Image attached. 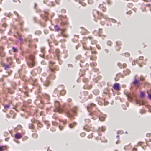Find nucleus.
Here are the masks:
<instances>
[{"mask_svg": "<svg viewBox=\"0 0 151 151\" xmlns=\"http://www.w3.org/2000/svg\"><path fill=\"white\" fill-rule=\"evenodd\" d=\"M29 58V60H27V65L29 68L33 67L36 63V62L35 60V57L34 55H30Z\"/></svg>", "mask_w": 151, "mask_h": 151, "instance_id": "nucleus-1", "label": "nucleus"}, {"mask_svg": "<svg viewBox=\"0 0 151 151\" xmlns=\"http://www.w3.org/2000/svg\"><path fill=\"white\" fill-rule=\"evenodd\" d=\"M55 108L54 110L55 112H58L59 113H61L63 111V110L60 106V104L59 102L55 101Z\"/></svg>", "mask_w": 151, "mask_h": 151, "instance_id": "nucleus-2", "label": "nucleus"}, {"mask_svg": "<svg viewBox=\"0 0 151 151\" xmlns=\"http://www.w3.org/2000/svg\"><path fill=\"white\" fill-rule=\"evenodd\" d=\"M71 112H72L74 115H76V112L75 110L73 109H72L70 111H67L66 112V114L68 117L70 118V119H73L74 118V117L72 113H71Z\"/></svg>", "mask_w": 151, "mask_h": 151, "instance_id": "nucleus-3", "label": "nucleus"}, {"mask_svg": "<svg viewBox=\"0 0 151 151\" xmlns=\"http://www.w3.org/2000/svg\"><path fill=\"white\" fill-rule=\"evenodd\" d=\"M134 96L133 93H129L128 94H127L126 96L128 100L129 101H132V97Z\"/></svg>", "mask_w": 151, "mask_h": 151, "instance_id": "nucleus-4", "label": "nucleus"}, {"mask_svg": "<svg viewBox=\"0 0 151 151\" xmlns=\"http://www.w3.org/2000/svg\"><path fill=\"white\" fill-rule=\"evenodd\" d=\"M113 88L116 91H118L119 89V83H116L114 85Z\"/></svg>", "mask_w": 151, "mask_h": 151, "instance_id": "nucleus-5", "label": "nucleus"}, {"mask_svg": "<svg viewBox=\"0 0 151 151\" xmlns=\"http://www.w3.org/2000/svg\"><path fill=\"white\" fill-rule=\"evenodd\" d=\"M133 83L136 86H139V81L137 80L135 78L134 81L133 82Z\"/></svg>", "mask_w": 151, "mask_h": 151, "instance_id": "nucleus-6", "label": "nucleus"}, {"mask_svg": "<svg viewBox=\"0 0 151 151\" xmlns=\"http://www.w3.org/2000/svg\"><path fill=\"white\" fill-rule=\"evenodd\" d=\"M50 83L49 78H47L46 80L44 83V85L45 86H47L50 84Z\"/></svg>", "mask_w": 151, "mask_h": 151, "instance_id": "nucleus-7", "label": "nucleus"}, {"mask_svg": "<svg viewBox=\"0 0 151 151\" xmlns=\"http://www.w3.org/2000/svg\"><path fill=\"white\" fill-rule=\"evenodd\" d=\"M95 106V105L94 104L92 103V104H91V105H89L87 107V109L88 111H90L91 110V107L92 106Z\"/></svg>", "mask_w": 151, "mask_h": 151, "instance_id": "nucleus-8", "label": "nucleus"}, {"mask_svg": "<svg viewBox=\"0 0 151 151\" xmlns=\"http://www.w3.org/2000/svg\"><path fill=\"white\" fill-rule=\"evenodd\" d=\"M136 104H139L140 106L141 104L143 105L144 104V102L143 101H140L136 99Z\"/></svg>", "mask_w": 151, "mask_h": 151, "instance_id": "nucleus-9", "label": "nucleus"}, {"mask_svg": "<svg viewBox=\"0 0 151 151\" xmlns=\"http://www.w3.org/2000/svg\"><path fill=\"white\" fill-rule=\"evenodd\" d=\"M29 82L32 85H34L35 84V80L31 78V79L29 80Z\"/></svg>", "mask_w": 151, "mask_h": 151, "instance_id": "nucleus-10", "label": "nucleus"}, {"mask_svg": "<svg viewBox=\"0 0 151 151\" xmlns=\"http://www.w3.org/2000/svg\"><path fill=\"white\" fill-rule=\"evenodd\" d=\"M7 90L8 92L11 94H12L14 93V91L13 89H12L10 88H7Z\"/></svg>", "mask_w": 151, "mask_h": 151, "instance_id": "nucleus-11", "label": "nucleus"}, {"mask_svg": "<svg viewBox=\"0 0 151 151\" xmlns=\"http://www.w3.org/2000/svg\"><path fill=\"white\" fill-rule=\"evenodd\" d=\"M99 111H98V112H96V111H94L93 113H90V115H92L93 114H94L95 115H99Z\"/></svg>", "mask_w": 151, "mask_h": 151, "instance_id": "nucleus-12", "label": "nucleus"}, {"mask_svg": "<svg viewBox=\"0 0 151 151\" xmlns=\"http://www.w3.org/2000/svg\"><path fill=\"white\" fill-rule=\"evenodd\" d=\"M130 72V70L129 69H127L126 71H124V72L125 75L129 74Z\"/></svg>", "mask_w": 151, "mask_h": 151, "instance_id": "nucleus-13", "label": "nucleus"}, {"mask_svg": "<svg viewBox=\"0 0 151 151\" xmlns=\"http://www.w3.org/2000/svg\"><path fill=\"white\" fill-rule=\"evenodd\" d=\"M10 65H3V67L5 69H6L10 67Z\"/></svg>", "mask_w": 151, "mask_h": 151, "instance_id": "nucleus-14", "label": "nucleus"}, {"mask_svg": "<svg viewBox=\"0 0 151 151\" xmlns=\"http://www.w3.org/2000/svg\"><path fill=\"white\" fill-rule=\"evenodd\" d=\"M99 7L100 8L102 9V10L103 11H105V9H106V8L103 7V6L102 5L100 4L99 5Z\"/></svg>", "mask_w": 151, "mask_h": 151, "instance_id": "nucleus-15", "label": "nucleus"}, {"mask_svg": "<svg viewBox=\"0 0 151 151\" xmlns=\"http://www.w3.org/2000/svg\"><path fill=\"white\" fill-rule=\"evenodd\" d=\"M6 149V147L5 146H2L0 147V151H3Z\"/></svg>", "mask_w": 151, "mask_h": 151, "instance_id": "nucleus-16", "label": "nucleus"}, {"mask_svg": "<svg viewBox=\"0 0 151 151\" xmlns=\"http://www.w3.org/2000/svg\"><path fill=\"white\" fill-rule=\"evenodd\" d=\"M55 52H56V55L57 56V59L59 60L58 57V53H59V50L58 49H56L55 50Z\"/></svg>", "mask_w": 151, "mask_h": 151, "instance_id": "nucleus-17", "label": "nucleus"}, {"mask_svg": "<svg viewBox=\"0 0 151 151\" xmlns=\"http://www.w3.org/2000/svg\"><path fill=\"white\" fill-rule=\"evenodd\" d=\"M15 137L17 139H19L21 137V135L19 134H16L15 135Z\"/></svg>", "mask_w": 151, "mask_h": 151, "instance_id": "nucleus-18", "label": "nucleus"}, {"mask_svg": "<svg viewBox=\"0 0 151 151\" xmlns=\"http://www.w3.org/2000/svg\"><path fill=\"white\" fill-rule=\"evenodd\" d=\"M140 96L141 97L144 98L145 96V93L143 91L141 92L140 93Z\"/></svg>", "mask_w": 151, "mask_h": 151, "instance_id": "nucleus-19", "label": "nucleus"}, {"mask_svg": "<svg viewBox=\"0 0 151 151\" xmlns=\"http://www.w3.org/2000/svg\"><path fill=\"white\" fill-rule=\"evenodd\" d=\"M66 93V91L65 90H61L60 92V93L62 95H64Z\"/></svg>", "mask_w": 151, "mask_h": 151, "instance_id": "nucleus-20", "label": "nucleus"}, {"mask_svg": "<svg viewBox=\"0 0 151 151\" xmlns=\"http://www.w3.org/2000/svg\"><path fill=\"white\" fill-rule=\"evenodd\" d=\"M38 135L36 133L33 134L32 135V137L34 138H37Z\"/></svg>", "mask_w": 151, "mask_h": 151, "instance_id": "nucleus-21", "label": "nucleus"}, {"mask_svg": "<svg viewBox=\"0 0 151 151\" xmlns=\"http://www.w3.org/2000/svg\"><path fill=\"white\" fill-rule=\"evenodd\" d=\"M41 32L40 31H36L35 32V34L36 35H40L41 34Z\"/></svg>", "mask_w": 151, "mask_h": 151, "instance_id": "nucleus-22", "label": "nucleus"}, {"mask_svg": "<svg viewBox=\"0 0 151 151\" xmlns=\"http://www.w3.org/2000/svg\"><path fill=\"white\" fill-rule=\"evenodd\" d=\"M10 105L9 104L4 105V107L5 109H7L9 108L10 107Z\"/></svg>", "mask_w": 151, "mask_h": 151, "instance_id": "nucleus-23", "label": "nucleus"}, {"mask_svg": "<svg viewBox=\"0 0 151 151\" xmlns=\"http://www.w3.org/2000/svg\"><path fill=\"white\" fill-rule=\"evenodd\" d=\"M43 96L47 100H48L49 99V96L48 95L45 94Z\"/></svg>", "mask_w": 151, "mask_h": 151, "instance_id": "nucleus-24", "label": "nucleus"}, {"mask_svg": "<svg viewBox=\"0 0 151 151\" xmlns=\"http://www.w3.org/2000/svg\"><path fill=\"white\" fill-rule=\"evenodd\" d=\"M31 74L33 76H34L36 74V73L33 70L31 71Z\"/></svg>", "mask_w": 151, "mask_h": 151, "instance_id": "nucleus-25", "label": "nucleus"}, {"mask_svg": "<svg viewBox=\"0 0 151 151\" xmlns=\"http://www.w3.org/2000/svg\"><path fill=\"white\" fill-rule=\"evenodd\" d=\"M107 44L108 45L110 46L111 45V44H112V42L110 41H107Z\"/></svg>", "mask_w": 151, "mask_h": 151, "instance_id": "nucleus-26", "label": "nucleus"}, {"mask_svg": "<svg viewBox=\"0 0 151 151\" xmlns=\"http://www.w3.org/2000/svg\"><path fill=\"white\" fill-rule=\"evenodd\" d=\"M12 49L13 50V51L14 52H16L18 51V50L17 49L15 48L14 47H12Z\"/></svg>", "mask_w": 151, "mask_h": 151, "instance_id": "nucleus-27", "label": "nucleus"}, {"mask_svg": "<svg viewBox=\"0 0 151 151\" xmlns=\"http://www.w3.org/2000/svg\"><path fill=\"white\" fill-rule=\"evenodd\" d=\"M118 65L120 68H122V64L120 63H118Z\"/></svg>", "mask_w": 151, "mask_h": 151, "instance_id": "nucleus-28", "label": "nucleus"}, {"mask_svg": "<svg viewBox=\"0 0 151 151\" xmlns=\"http://www.w3.org/2000/svg\"><path fill=\"white\" fill-rule=\"evenodd\" d=\"M5 54L4 53L2 52H0V56L1 57H3L4 56Z\"/></svg>", "mask_w": 151, "mask_h": 151, "instance_id": "nucleus-29", "label": "nucleus"}, {"mask_svg": "<svg viewBox=\"0 0 151 151\" xmlns=\"http://www.w3.org/2000/svg\"><path fill=\"white\" fill-rule=\"evenodd\" d=\"M104 117H99V120L101 121H103L104 119Z\"/></svg>", "mask_w": 151, "mask_h": 151, "instance_id": "nucleus-30", "label": "nucleus"}, {"mask_svg": "<svg viewBox=\"0 0 151 151\" xmlns=\"http://www.w3.org/2000/svg\"><path fill=\"white\" fill-rule=\"evenodd\" d=\"M111 21L113 23H116L117 22L115 20L113 19H111Z\"/></svg>", "mask_w": 151, "mask_h": 151, "instance_id": "nucleus-31", "label": "nucleus"}, {"mask_svg": "<svg viewBox=\"0 0 151 151\" xmlns=\"http://www.w3.org/2000/svg\"><path fill=\"white\" fill-rule=\"evenodd\" d=\"M85 135V134L84 133H82L80 134V136L82 137H84Z\"/></svg>", "mask_w": 151, "mask_h": 151, "instance_id": "nucleus-32", "label": "nucleus"}, {"mask_svg": "<svg viewBox=\"0 0 151 151\" xmlns=\"http://www.w3.org/2000/svg\"><path fill=\"white\" fill-rule=\"evenodd\" d=\"M147 93L148 94V97L151 100V94H149L148 91L147 92Z\"/></svg>", "mask_w": 151, "mask_h": 151, "instance_id": "nucleus-33", "label": "nucleus"}, {"mask_svg": "<svg viewBox=\"0 0 151 151\" xmlns=\"http://www.w3.org/2000/svg\"><path fill=\"white\" fill-rule=\"evenodd\" d=\"M73 124H70L69 125V127L70 128H72L73 127Z\"/></svg>", "mask_w": 151, "mask_h": 151, "instance_id": "nucleus-34", "label": "nucleus"}, {"mask_svg": "<svg viewBox=\"0 0 151 151\" xmlns=\"http://www.w3.org/2000/svg\"><path fill=\"white\" fill-rule=\"evenodd\" d=\"M81 55H78L76 57V59L77 60H78L81 57Z\"/></svg>", "mask_w": 151, "mask_h": 151, "instance_id": "nucleus-35", "label": "nucleus"}, {"mask_svg": "<svg viewBox=\"0 0 151 151\" xmlns=\"http://www.w3.org/2000/svg\"><path fill=\"white\" fill-rule=\"evenodd\" d=\"M16 61L17 62V63H19V64L20 63V61L18 59H16Z\"/></svg>", "mask_w": 151, "mask_h": 151, "instance_id": "nucleus-36", "label": "nucleus"}, {"mask_svg": "<svg viewBox=\"0 0 151 151\" xmlns=\"http://www.w3.org/2000/svg\"><path fill=\"white\" fill-rule=\"evenodd\" d=\"M88 3L89 4H91L93 3V2L91 0H88Z\"/></svg>", "mask_w": 151, "mask_h": 151, "instance_id": "nucleus-37", "label": "nucleus"}, {"mask_svg": "<svg viewBox=\"0 0 151 151\" xmlns=\"http://www.w3.org/2000/svg\"><path fill=\"white\" fill-rule=\"evenodd\" d=\"M50 77L52 78V79H54L55 78V76L53 75H52L51 76H50Z\"/></svg>", "mask_w": 151, "mask_h": 151, "instance_id": "nucleus-38", "label": "nucleus"}, {"mask_svg": "<svg viewBox=\"0 0 151 151\" xmlns=\"http://www.w3.org/2000/svg\"><path fill=\"white\" fill-rule=\"evenodd\" d=\"M88 138H91L92 137V134H90L88 136Z\"/></svg>", "mask_w": 151, "mask_h": 151, "instance_id": "nucleus-39", "label": "nucleus"}, {"mask_svg": "<svg viewBox=\"0 0 151 151\" xmlns=\"http://www.w3.org/2000/svg\"><path fill=\"white\" fill-rule=\"evenodd\" d=\"M84 129L86 131H87L88 132L89 131V130L88 129H87L86 128V127H84Z\"/></svg>", "mask_w": 151, "mask_h": 151, "instance_id": "nucleus-40", "label": "nucleus"}, {"mask_svg": "<svg viewBox=\"0 0 151 151\" xmlns=\"http://www.w3.org/2000/svg\"><path fill=\"white\" fill-rule=\"evenodd\" d=\"M129 54L128 53H126L125 54V56L126 57H128L129 56Z\"/></svg>", "mask_w": 151, "mask_h": 151, "instance_id": "nucleus-41", "label": "nucleus"}, {"mask_svg": "<svg viewBox=\"0 0 151 151\" xmlns=\"http://www.w3.org/2000/svg\"><path fill=\"white\" fill-rule=\"evenodd\" d=\"M59 129L60 130H62L63 129V127L62 126L59 125Z\"/></svg>", "mask_w": 151, "mask_h": 151, "instance_id": "nucleus-42", "label": "nucleus"}, {"mask_svg": "<svg viewBox=\"0 0 151 151\" xmlns=\"http://www.w3.org/2000/svg\"><path fill=\"white\" fill-rule=\"evenodd\" d=\"M41 51L42 53H44L45 52V50L43 48L41 49Z\"/></svg>", "mask_w": 151, "mask_h": 151, "instance_id": "nucleus-43", "label": "nucleus"}, {"mask_svg": "<svg viewBox=\"0 0 151 151\" xmlns=\"http://www.w3.org/2000/svg\"><path fill=\"white\" fill-rule=\"evenodd\" d=\"M68 67H73V65L72 64H68Z\"/></svg>", "mask_w": 151, "mask_h": 151, "instance_id": "nucleus-44", "label": "nucleus"}, {"mask_svg": "<svg viewBox=\"0 0 151 151\" xmlns=\"http://www.w3.org/2000/svg\"><path fill=\"white\" fill-rule=\"evenodd\" d=\"M105 51L107 53H108L109 52V50L107 49H105Z\"/></svg>", "mask_w": 151, "mask_h": 151, "instance_id": "nucleus-45", "label": "nucleus"}, {"mask_svg": "<svg viewBox=\"0 0 151 151\" xmlns=\"http://www.w3.org/2000/svg\"><path fill=\"white\" fill-rule=\"evenodd\" d=\"M28 138V137H24L23 139V141H25V140L27 139Z\"/></svg>", "mask_w": 151, "mask_h": 151, "instance_id": "nucleus-46", "label": "nucleus"}, {"mask_svg": "<svg viewBox=\"0 0 151 151\" xmlns=\"http://www.w3.org/2000/svg\"><path fill=\"white\" fill-rule=\"evenodd\" d=\"M38 125L39 127H42V125L40 122L38 123Z\"/></svg>", "mask_w": 151, "mask_h": 151, "instance_id": "nucleus-47", "label": "nucleus"}, {"mask_svg": "<svg viewBox=\"0 0 151 151\" xmlns=\"http://www.w3.org/2000/svg\"><path fill=\"white\" fill-rule=\"evenodd\" d=\"M85 121L86 122H89L90 121V120L89 119H85Z\"/></svg>", "mask_w": 151, "mask_h": 151, "instance_id": "nucleus-48", "label": "nucleus"}, {"mask_svg": "<svg viewBox=\"0 0 151 151\" xmlns=\"http://www.w3.org/2000/svg\"><path fill=\"white\" fill-rule=\"evenodd\" d=\"M96 47L99 49H100L101 48L98 45H96Z\"/></svg>", "mask_w": 151, "mask_h": 151, "instance_id": "nucleus-49", "label": "nucleus"}, {"mask_svg": "<svg viewBox=\"0 0 151 151\" xmlns=\"http://www.w3.org/2000/svg\"><path fill=\"white\" fill-rule=\"evenodd\" d=\"M52 124L54 125H56L57 124V123L55 122H52Z\"/></svg>", "mask_w": 151, "mask_h": 151, "instance_id": "nucleus-50", "label": "nucleus"}, {"mask_svg": "<svg viewBox=\"0 0 151 151\" xmlns=\"http://www.w3.org/2000/svg\"><path fill=\"white\" fill-rule=\"evenodd\" d=\"M61 35L64 37H66V35L63 34L62 32L61 33Z\"/></svg>", "mask_w": 151, "mask_h": 151, "instance_id": "nucleus-51", "label": "nucleus"}, {"mask_svg": "<svg viewBox=\"0 0 151 151\" xmlns=\"http://www.w3.org/2000/svg\"><path fill=\"white\" fill-rule=\"evenodd\" d=\"M19 22H20V24L21 26H22V25L23 22H21L20 20H19Z\"/></svg>", "mask_w": 151, "mask_h": 151, "instance_id": "nucleus-52", "label": "nucleus"}, {"mask_svg": "<svg viewBox=\"0 0 151 151\" xmlns=\"http://www.w3.org/2000/svg\"><path fill=\"white\" fill-rule=\"evenodd\" d=\"M143 56H140L139 57V59L141 60H142L143 59Z\"/></svg>", "mask_w": 151, "mask_h": 151, "instance_id": "nucleus-53", "label": "nucleus"}, {"mask_svg": "<svg viewBox=\"0 0 151 151\" xmlns=\"http://www.w3.org/2000/svg\"><path fill=\"white\" fill-rule=\"evenodd\" d=\"M140 80L141 81H144V78L141 77H140Z\"/></svg>", "mask_w": 151, "mask_h": 151, "instance_id": "nucleus-54", "label": "nucleus"}, {"mask_svg": "<svg viewBox=\"0 0 151 151\" xmlns=\"http://www.w3.org/2000/svg\"><path fill=\"white\" fill-rule=\"evenodd\" d=\"M147 6H149V8H150V11L151 12V5H147Z\"/></svg>", "mask_w": 151, "mask_h": 151, "instance_id": "nucleus-55", "label": "nucleus"}, {"mask_svg": "<svg viewBox=\"0 0 151 151\" xmlns=\"http://www.w3.org/2000/svg\"><path fill=\"white\" fill-rule=\"evenodd\" d=\"M83 48L85 49H88V48H86V47L84 45H83Z\"/></svg>", "mask_w": 151, "mask_h": 151, "instance_id": "nucleus-56", "label": "nucleus"}, {"mask_svg": "<svg viewBox=\"0 0 151 151\" xmlns=\"http://www.w3.org/2000/svg\"><path fill=\"white\" fill-rule=\"evenodd\" d=\"M136 150H137L136 148H134L133 149V150H132V151H136Z\"/></svg>", "mask_w": 151, "mask_h": 151, "instance_id": "nucleus-57", "label": "nucleus"}, {"mask_svg": "<svg viewBox=\"0 0 151 151\" xmlns=\"http://www.w3.org/2000/svg\"><path fill=\"white\" fill-rule=\"evenodd\" d=\"M3 27H6V24H5V23H4L3 24Z\"/></svg>", "mask_w": 151, "mask_h": 151, "instance_id": "nucleus-58", "label": "nucleus"}, {"mask_svg": "<svg viewBox=\"0 0 151 151\" xmlns=\"http://www.w3.org/2000/svg\"><path fill=\"white\" fill-rule=\"evenodd\" d=\"M126 66V64L125 63H124L123 64V68H124Z\"/></svg>", "mask_w": 151, "mask_h": 151, "instance_id": "nucleus-59", "label": "nucleus"}, {"mask_svg": "<svg viewBox=\"0 0 151 151\" xmlns=\"http://www.w3.org/2000/svg\"><path fill=\"white\" fill-rule=\"evenodd\" d=\"M50 70H51L52 71V72H54V69H52V68H51V66H50Z\"/></svg>", "mask_w": 151, "mask_h": 151, "instance_id": "nucleus-60", "label": "nucleus"}, {"mask_svg": "<svg viewBox=\"0 0 151 151\" xmlns=\"http://www.w3.org/2000/svg\"><path fill=\"white\" fill-rule=\"evenodd\" d=\"M132 64L133 65H135V60H134V61L132 63Z\"/></svg>", "mask_w": 151, "mask_h": 151, "instance_id": "nucleus-61", "label": "nucleus"}, {"mask_svg": "<svg viewBox=\"0 0 151 151\" xmlns=\"http://www.w3.org/2000/svg\"><path fill=\"white\" fill-rule=\"evenodd\" d=\"M44 17L45 18V19L47 20L48 19L47 17V16H44Z\"/></svg>", "mask_w": 151, "mask_h": 151, "instance_id": "nucleus-62", "label": "nucleus"}, {"mask_svg": "<svg viewBox=\"0 0 151 151\" xmlns=\"http://www.w3.org/2000/svg\"><path fill=\"white\" fill-rule=\"evenodd\" d=\"M72 124H73V125H75L77 123L76 122H74Z\"/></svg>", "mask_w": 151, "mask_h": 151, "instance_id": "nucleus-63", "label": "nucleus"}, {"mask_svg": "<svg viewBox=\"0 0 151 151\" xmlns=\"http://www.w3.org/2000/svg\"><path fill=\"white\" fill-rule=\"evenodd\" d=\"M145 112L144 110H142L140 111V113L141 114H142V113H143Z\"/></svg>", "mask_w": 151, "mask_h": 151, "instance_id": "nucleus-64", "label": "nucleus"}]
</instances>
